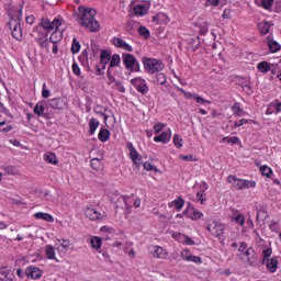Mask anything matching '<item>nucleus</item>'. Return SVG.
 <instances>
[{
    "label": "nucleus",
    "instance_id": "1",
    "mask_svg": "<svg viewBox=\"0 0 281 281\" xmlns=\"http://www.w3.org/2000/svg\"><path fill=\"white\" fill-rule=\"evenodd\" d=\"M77 21L81 27H86L89 32H98L100 23L95 20V9L79 7Z\"/></svg>",
    "mask_w": 281,
    "mask_h": 281
},
{
    "label": "nucleus",
    "instance_id": "2",
    "mask_svg": "<svg viewBox=\"0 0 281 281\" xmlns=\"http://www.w3.org/2000/svg\"><path fill=\"white\" fill-rule=\"evenodd\" d=\"M9 27L11 30L12 36L15 41H23V30L21 29V21L23 19V8L21 7H12L8 11Z\"/></svg>",
    "mask_w": 281,
    "mask_h": 281
},
{
    "label": "nucleus",
    "instance_id": "3",
    "mask_svg": "<svg viewBox=\"0 0 281 281\" xmlns=\"http://www.w3.org/2000/svg\"><path fill=\"white\" fill-rule=\"evenodd\" d=\"M40 25L48 33L52 32V30H55L49 37L53 45H56V43H60V41H63V32L58 31L60 25H63V20L54 19L53 21H49L48 19H42Z\"/></svg>",
    "mask_w": 281,
    "mask_h": 281
},
{
    "label": "nucleus",
    "instance_id": "4",
    "mask_svg": "<svg viewBox=\"0 0 281 281\" xmlns=\"http://www.w3.org/2000/svg\"><path fill=\"white\" fill-rule=\"evenodd\" d=\"M133 194L132 195H121L116 194L114 198L111 199L112 203H115V209L120 210H125L126 214H131L133 212Z\"/></svg>",
    "mask_w": 281,
    "mask_h": 281
},
{
    "label": "nucleus",
    "instance_id": "5",
    "mask_svg": "<svg viewBox=\"0 0 281 281\" xmlns=\"http://www.w3.org/2000/svg\"><path fill=\"white\" fill-rule=\"evenodd\" d=\"M227 182L235 188V190H249V188H256V181L240 179L236 176H228Z\"/></svg>",
    "mask_w": 281,
    "mask_h": 281
},
{
    "label": "nucleus",
    "instance_id": "6",
    "mask_svg": "<svg viewBox=\"0 0 281 281\" xmlns=\"http://www.w3.org/2000/svg\"><path fill=\"white\" fill-rule=\"evenodd\" d=\"M143 64L146 71H148V74H157V71H162L165 67L161 60L157 58H150V57H144Z\"/></svg>",
    "mask_w": 281,
    "mask_h": 281
},
{
    "label": "nucleus",
    "instance_id": "7",
    "mask_svg": "<svg viewBox=\"0 0 281 281\" xmlns=\"http://www.w3.org/2000/svg\"><path fill=\"white\" fill-rule=\"evenodd\" d=\"M206 229L212 234V236H215L216 238H221V236L225 234V225L216 221L207 224Z\"/></svg>",
    "mask_w": 281,
    "mask_h": 281
},
{
    "label": "nucleus",
    "instance_id": "8",
    "mask_svg": "<svg viewBox=\"0 0 281 281\" xmlns=\"http://www.w3.org/2000/svg\"><path fill=\"white\" fill-rule=\"evenodd\" d=\"M131 85L138 91V93H142V95H146L149 91L148 83L146 82V79L142 77H136L131 80Z\"/></svg>",
    "mask_w": 281,
    "mask_h": 281
},
{
    "label": "nucleus",
    "instance_id": "9",
    "mask_svg": "<svg viewBox=\"0 0 281 281\" xmlns=\"http://www.w3.org/2000/svg\"><path fill=\"white\" fill-rule=\"evenodd\" d=\"M123 65H125V68L130 71H139V63L137 58L131 54L123 55Z\"/></svg>",
    "mask_w": 281,
    "mask_h": 281
},
{
    "label": "nucleus",
    "instance_id": "10",
    "mask_svg": "<svg viewBox=\"0 0 281 281\" xmlns=\"http://www.w3.org/2000/svg\"><path fill=\"white\" fill-rule=\"evenodd\" d=\"M126 148L130 150V157L133 164L139 168V166H142V155H139V151H137L133 143H127Z\"/></svg>",
    "mask_w": 281,
    "mask_h": 281
},
{
    "label": "nucleus",
    "instance_id": "11",
    "mask_svg": "<svg viewBox=\"0 0 281 281\" xmlns=\"http://www.w3.org/2000/svg\"><path fill=\"white\" fill-rule=\"evenodd\" d=\"M25 276L31 280H41L43 278V270L36 266H30L25 269Z\"/></svg>",
    "mask_w": 281,
    "mask_h": 281
},
{
    "label": "nucleus",
    "instance_id": "12",
    "mask_svg": "<svg viewBox=\"0 0 281 281\" xmlns=\"http://www.w3.org/2000/svg\"><path fill=\"white\" fill-rule=\"evenodd\" d=\"M101 64H98L94 68L97 76H104V69H106V49H103L100 55Z\"/></svg>",
    "mask_w": 281,
    "mask_h": 281
},
{
    "label": "nucleus",
    "instance_id": "13",
    "mask_svg": "<svg viewBox=\"0 0 281 281\" xmlns=\"http://www.w3.org/2000/svg\"><path fill=\"white\" fill-rule=\"evenodd\" d=\"M150 254L153 258H158L160 260H166V258H168V251L161 246H151Z\"/></svg>",
    "mask_w": 281,
    "mask_h": 281
},
{
    "label": "nucleus",
    "instance_id": "14",
    "mask_svg": "<svg viewBox=\"0 0 281 281\" xmlns=\"http://www.w3.org/2000/svg\"><path fill=\"white\" fill-rule=\"evenodd\" d=\"M106 58H108V60H110L108 74H111L113 71L114 67H120V65L122 63V58L120 57L119 54H114L111 56V53L106 54Z\"/></svg>",
    "mask_w": 281,
    "mask_h": 281
},
{
    "label": "nucleus",
    "instance_id": "15",
    "mask_svg": "<svg viewBox=\"0 0 281 281\" xmlns=\"http://www.w3.org/2000/svg\"><path fill=\"white\" fill-rule=\"evenodd\" d=\"M184 216H187L188 218H191L192 221H199V218H201L203 216V213L196 209H194V206H188V210H186L183 212Z\"/></svg>",
    "mask_w": 281,
    "mask_h": 281
},
{
    "label": "nucleus",
    "instance_id": "16",
    "mask_svg": "<svg viewBox=\"0 0 281 281\" xmlns=\"http://www.w3.org/2000/svg\"><path fill=\"white\" fill-rule=\"evenodd\" d=\"M85 216L90 221H100V218H102V213H100L94 207H87L85 210Z\"/></svg>",
    "mask_w": 281,
    "mask_h": 281
},
{
    "label": "nucleus",
    "instance_id": "17",
    "mask_svg": "<svg viewBox=\"0 0 281 281\" xmlns=\"http://www.w3.org/2000/svg\"><path fill=\"white\" fill-rule=\"evenodd\" d=\"M112 43L115 47H120L121 49H124L125 52H131L133 49V46H131L128 43H126L124 40L120 37H114L112 40Z\"/></svg>",
    "mask_w": 281,
    "mask_h": 281
},
{
    "label": "nucleus",
    "instance_id": "18",
    "mask_svg": "<svg viewBox=\"0 0 281 281\" xmlns=\"http://www.w3.org/2000/svg\"><path fill=\"white\" fill-rule=\"evenodd\" d=\"M59 244H57V251H59V254H67V251H69V247L71 246V241H69L68 239H59L58 240Z\"/></svg>",
    "mask_w": 281,
    "mask_h": 281
},
{
    "label": "nucleus",
    "instance_id": "19",
    "mask_svg": "<svg viewBox=\"0 0 281 281\" xmlns=\"http://www.w3.org/2000/svg\"><path fill=\"white\" fill-rule=\"evenodd\" d=\"M109 85L113 87V89H116L121 93H126V88L122 86V83L117 80H115V77L109 75Z\"/></svg>",
    "mask_w": 281,
    "mask_h": 281
},
{
    "label": "nucleus",
    "instance_id": "20",
    "mask_svg": "<svg viewBox=\"0 0 281 281\" xmlns=\"http://www.w3.org/2000/svg\"><path fill=\"white\" fill-rule=\"evenodd\" d=\"M172 238H178L180 243L183 245H195L193 239L190 238V236L181 234V233H173Z\"/></svg>",
    "mask_w": 281,
    "mask_h": 281
},
{
    "label": "nucleus",
    "instance_id": "21",
    "mask_svg": "<svg viewBox=\"0 0 281 281\" xmlns=\"http://www.w3.org/2000/svg\"><path fill=\"white\" fill-rule=\"evenodd\" d=\"M268 271H270V273H276V271H278V258L277 257H272L268 260H266L265 262Z\"/></svg>",
    "mask_w": 281,
    "mask_h": 281
},
{
    "label": "nucleus",
    "instance_id": "22",
    "mask_svg": "<svg viewBox=\"0 0 281 281\" xmlns=\"http://www.w3.org/2000/svg\"><path fill=\"white\" fill-rule=\"evenodd\" d=\"M48 105L50 106V109H65V101H63V99L60 98L49 99Z\"/></svg>",
    "mask_w": 281,
    "mask_h": 281
},
{
    "label": "nucleus",
    "instance_id": "23",
    "mask_svg": "<svg viewBox=\"0 0 281 281\" xmlns=\"http://www.w3.org/2000/svg\"><path fill=\"white\" fill-rule=\"evenodd\" d=\"M244 255L247 257V262L250 265V267H254L256 265V251L254 248H248Z\"/></svg>",
    "mask_w": 281,
    "mask_h": 281
},
{
    "label": "nucleus",
    "instance_id": "24",
    "mask_svg": "<svg viewBox=\"0 0 281 281\" xmlns=\"http://www.w3.org/2000/svg\"><path fill=\"white\" fill-rule=\"evenodd\" d=\"M37 221H46V223H54V216L49 213L37 212L34 214Z\"/></svg>",
    "mask_w": 281,
    "mask_h": 281
},
{
    "label": "nucleus",
    "instance_id": "25",
    "mask_svg": "<svg viewBox=\"0 0 281 281\" xmlns=\"http://www.w3.org/2000/svg\"><path fill=\"white\" fill-rule=\"evenodd\" d=\"M170 137H172L170 133L162 132L160 135L154 137V142L168 144V142H170Z\"/></svg>",
    "mask_w": 281,
    "mask_h": 281
},
{
    "label": "nucleus",
    "instance_id": "26",
    "mask_svg": "<svg viewBox=\"0 0 281 281\" xmlns=\"http://www.w3.org/2000/svg\"><path fill=\"white\" fill-rule=\"evenodd\" d=\"M33 113L37 115V117H43L45 113V101H40L35 104Z\"/></svg>",
    "mask_w": 281,
    "mask_h": 281
},
{
    "label": "nucleus",
    "instance_id": "27",
    "mask_svg": "<svg viewBox=\"0 0 281 281\" xmlns=\"http://www.w3.org/2000/svg\"><path fill=\"white\" fill-rule=\"evenodd\" d=\"M133 11L136 16H144V14H147L148 8H146V4H136Z\"/></svg>",
    "mask_w": 281,
    "mask_h": 281
},
{
    "label": "nucleus",
    "instance_id": "28",
    "mask_svg": "<svg viewBox=\"0 0 281 281\" xmlns=\"http://www.w3.org/2000/svg\"><path fill=\"white\" fill-rule=\"evenodd\" d=\"M273 67V64H270L268 61H261L257 65L258 71L261 74H267L268 71H271V68Z\"/></svg>",
    "mask_w": 281,
    "mask_h": 281
},
{
    "label": "nucleus",
    "instance_id": "29",
    "mask_svg": "<svg viewBox=\"0 0 281 281\" xmlns=\"http://www.w3.org/2000/svg\"><path fill=\"white\" fill-rule=\"evenodd\" d=\"M204 188L196 192V201L203 205L205 203V190H207V183H203Z\"/></svg>",
    "mask_w": 281,
    "mask_h": 281
},
{
    "label": "nucleus",
    "instance_id": "30",
    "mask_svg": "<svg viewBox=\"0 0 281 281\" xmlns=\"http://www.w3.org/2000/svg\"><path fill=\"white\" fill-rule=\"evenodd\" d=\"M183 205H186V201H183L181 198H178L169 204V207H175L179 212L182 210Z\"/></svg>",
    "mask_w": 281,
    "mask_h": 281
},
{
    "label": "nucleus",
    "instance_id": "31",
    "mask_svg": "<svg viewBox=\"0 0 281 281\" xmlns=\"http://www.w3.org/2000/svg\"><path fill=\"white\" fill-rule=\"evenodd\" d=\"M45 254H46V258H48V260H56V250L53 248L52 245L45 246Z\"/></svg>",
    "mask_w": 281,
    "mask_h": 281
},
{
    "label": "nucleus",
    "instance_id": "32",
    "mask_svg": "<svg viewBox=\"0 0 281 281\" xmlns=\"http://www.w3.org/2000/svg\"><path fill=\"white\" fill-rule=\"evenodd\" d=\"M260 34H262V36L269 34V30L271 27V25L269 24V22L262 21L258 24Z\"/></svg>",
    "mask_w": 281,
    "mask_h": 281
},
{
    "label": "nucleus",
    "instance_id": "33",
    "mask_svg": "<svg viewBox=\"0 0 281 281\" xmlns=\"http://www.w3.org/2000/svg\"><path fill=\"white\" fill-rule=\"evenodd\" d=\"M90 166L91 168H93V170H97V171L104 170V167L102 166V160H100L99 158H93L90 161Z\"/></svg>",
    "mask_w": 281,
    "mask_h": 281
},
{
    "label": "nucleus",
    "instance_id": "34",
    "mask_svg": "<svg viewBox=\"0 0 281 281\" xmlns=\"http://www.w3.org/2000/svg\"><path fill=\"white\" fill-rule=\"evenodd\" d=\"M90 245L92 249H100L102 247V238L98 236L91 237Z\"/></svg>",
    "mask_w": 281,
    "mask_h": 281
},
{
    "label": "nucleus",
    "instance_id": "35",
    "mask_svg": "<svg viewBox=\"0 0 281 281\" xmlns=\"http://www.w3.org/2000/svg\"><path fill=\"white\" fill-rule=\"evenodd\" d=\"M98 126H100V122L95 119H91L89 121L90 135H94L95 131H98Z\"/></svg>",
    "mask_w": 281,
    "mask_h": 281
},
{
    "label": "nucleus",
    "instance_id": "36",
    "mask_svg": "<svg viewBox=\"0 0 281 281\" xmlns=\"http://www.w3.org/2000/svg\"><path fill=\"white\" fill-rule=\"evenodd\" d=\"M268 47L272 54H276V52H280V44L273 40H268Z\"/></svg>",
    "mask_w": 281,
    "mask_h": 281
},
{
    "label": "nucleus",
    "instance_id": "37",
    "mask_svg": "<svg viewBox=\"0 0 281 281\" xmlns=\"http://www.w3.org/2000/svg\"><path fill=\"white\" fill-rule=\"evenodd\" d=\"M233 114L236 115V117H243L245 115V111L240 109V105L238 103H235L232 106Z\"/></svg>",
    "mask_w": 281,
    "mask_h": 281
},
{
    "label": "nucleus",
    "instance_id": "38",
    "mask_svg": "<svg viewBox=\"0 0 281 281\" xmlns=\"http://www.w3.org/2000/svg\"><path fill=\"white\" fill-rule=\"evenodd\" d=\"M44 160L47 161V164H53L56 166L58 164V160H56V154L49 153L44 156Z\"/></svg>",
    "mask_w": 281,
    "mask_h": 281
},
{
    "label": "nucleus",
    "instance_id": "39",
    "mask_svg": "<svg viewBox=\"0 0 281 281\" xmlns=\"http://www.w3.org/2000/svg\"><path fill=\"white\" fill-rule=\"evenodd\" d=\"M70 52L71 54H78L80 52V42L76 37L72 38Z\"/></svg>",
    "mask_w": 281,
    "mask_h": 281
},
{
    "label": "nucleus",
    "instance_id": "40",
    "mask_svg": "<svg viewBox=\"0 0 281 281\" xmlns=\"http://www.w3.org/2000/svg\"><path fill=\"white\" fill-rule=\"evenodd\" d=\"M260 172L263 177H271L273 175V170L267 165L260 167Z\"/></svg>",
    "mask_w": 281,
    "mask_h": 281
},
{
    "label": "nucleus",
    "instance_id": "41",
    "mask_svg": "<svg viewBox=\"0 0 281 281\" xmlns=\"http://www.w3.org/2000/svg\"><path fill=\"white\" fill-rule=\"evenodd\" d=\"M274 104H276V101H273L268 105V109L266 111L267 115H272V113H276V115H278V113H280V111H278V108L274 106Z\"/></svg>",
    "mask_w": 281,
    "mask_h": 281
},
{
    "label": "nucleus",
    "instance_id": "42",
    "mask_svg": "<svg viewBox=\"0 0 281 281\" xmlns=\"http://www.w3.org/2000/svg\"><path fill=\"white\" fill-rule=\"evenodd\" d=\"M138 34L143 36V38H150V31H148L146 26H139Z\"/></svg>",
    "mask_w": 281,
    "mask_h": 281
},
{
    "label": "nucleus",
    "instance_id": "43",
    "mask_svg": "<svg viewBox=\"0 0 281 281\" xmlns=\"http://www.w3.org/2000/svg\"><path fill=\"white\" fill-rule=\"evenodd\" d=\"M271 254H273V250H271V248L265 249L262 251V261L261 263L265 265V262H267V260H269L271 258Z\"/></svg>",
    "mask_w": 281,
    "mask_h": 281
},
{
    "label": "nucleus",
    "instance_id": "44",
    "mask_svg": "<svg viewBox=\"0 0 281 281\" xmlns=\"http://www.w3.org/2000/svg\"><path fill=\"white\" fill-rule=\"evenodd\" d=\"M156 82L157 85H165L166 82H168V79H166V75H164L162 72H158L156 75Z\"/></svg>",
    "mask_w": 281,
    "mask_h": 281
},
{
    "label": "nucleus",
    "instance_id": "45",
    "mask_svg": "<svg viewBox=\"0 0 281 281\" xmlns=\"http://www.w3.org/2000/svg\"><path fill=\"white\" fill-rule=\"evenodd\" d=\"M223 142H227V144H240V138H238V136H233V137H229V136H226L223 138Z\"/></svg>",
    "mask_w": 281,
    "mask_h": 281
},
{
    "label": "nucleus",
    "instance_id": "46",
    "mask_svg": "<svg viewBox=\"0 0 281 281\" xmlns=\"http://www.w3.org/2000/svg\"><path fill=\"white\" fill-rule=\"evenodd\" d=\"M187 262H194L195 265H203V259L199 256L191 255Z\"/></svg>",
    "mask_w": 281,
    "mask_h": 281
},
{
    "label": "nucleus",
    "instance_id": "47",
    "mask_svg": "<svg viewBox=\"0 0 281 281\" xmlns=\"http://www.w3.org/2000/svg\"><path fill=\"white\" fill-rule=\"evenodd\" d=\"M37 44L41 47H47L49 45V42L47 41V34L46 35H42L40 38H37Z\"/></svg>",
    "mask_w": 281,
    "mask_h": 281
},
{
    "label": "nucleus",
    "instance_id": "48",
    "mask_svg": "<svg viewBox=\"0 0 281 281\" xmlns=\"http://www.w3.org/2000/svg\"><path fill=\"white\" fill-rule=\"evenodd\" d=\"M173 144L177 148H182L183 146V138H181V136H179V134H176L173 136Z\"/></svg>",
    "mask_w": 281,
    "mask_h": 281
},
{
    "label": "nucleus",
    "instance_id": "49",
    "mask_svg": "<svg viewBox=\"0 0 281 281\" xmlns=\"http://www.w3.org/2000/svg\"><path fill=\"white\" fill-rule=\"evenodd\" d=\"M191 256H192V252H190L189 249H183L180 252V258H182V260H184V262H187V260H190Z\"/></svg>",
    "mask_w": 281,
    "mask_h": 281
},
{
    "label": "nucleus",
    "instance_id": "50",
    "mask_svg": "<svg viewBox=\"0 0 281 281\" xmlns=\"http://www.w3.org/2000/svg\"><path fill=\"white\" fill-rule=\"evenodd\" d=\"M166 128V124L158 122L154 125V131L157 134L161 133Z\"/></svg>",
    "mask_w": 281,
    "mask_h": 281
},
{
    "label": "nucleus",
    "instance_id": "51",
    "mask_svg": "<svg viewBox=\"0 0 281 281\" xmlns=\"http://www.w3.org/2000/svg\"><path fill=\"white\" fill-rule=\"evenodd\" d=\"M235 223H237V225H240V227H243V225H245V215L243 214H237L234 217Z\"/></svg>",
    "mask_w": 281,
    "mask_h": 281
},
{
    "label": "nucleus",
    "instance_id": "52",
    "mask_svg": "<svg viewBox=\"0 0 281 281\" xmlns=\"http://www.w3.org/2000/svg\"><path fill=\"white\" fill-rule=\"evenodd\" d=\"M195 101L198 104H212V101L203 99V97L196 94Z\"/></svg>",
    "mask_w": 281,
    "mask_h": 281
},
{
    "label": "nucleus",
    "instance_id": "53",
    "mask_svg": "<svg viewBox=\"0 0 281 281\" xmlns=\"http://www.w3.org/2000/svg\"><path fill=\"white\" fill-rule=\"evenodd\" d=\"M273 5V0H261V8L269 10Z\"/></svg>",
    "mask_w": 281,
    "mask_h": 281
},
{
    "label": "nucleus",
    "instance_id": "54",
    "mask_svg": "<svg viewBox=\"0 0 281 281\" xmlns=\"http://www.w3.org/2000/svg\"><path fill=\"white\" fill-rule=\"evenodd\" d=\"M49 95H50V91H49V89H47V83H43L42 97L49 98Z\"/></svg>",
    "mask_w": 281,
    "mask_h": 281
},
{
    "label": "nucleus",
    "instance_id": "55",
    "mask_svg": "<svg viewBox=\"0 0 281 281\" xmlns=\"http://www.w3.org/2000/svg\"><path fill=\"white\" fill-rule=\"evenodd\" d=\"M72 74H75V76H80V66L76 61L72 63Z\"/></svg>",
    "mask_w": 281,
    "mask_h": 281
},
{
    "label": "nucleus",
    "instance_id": "56",
    "mask_svg": "<svg viewBox=\"0 0 281 281\" xmlns=\"http://www.w3.org/2000/svg\"><path fill=\"white\" fill-rule=\"evenodd\" d=\"M243 124H249V120L241 119V120L235 122V128H240V126H243Z\"/></svg>",
    "mask_w": 281,
    "mask_h": 281
},
{
    "label": "nucleus",
    "instance_id": "57",
    "mask_svg": "<svg viewBox=\"0 0 281 281\" xmlns=\"http://www.w3.org/2000/svg\"><path fill=\"white\" fill-rule=\"evenodd\" d=\"M99 139H100V142H106V130L102 128L99 132Z\"/></svg>",
    "mask_w": 281,
    "mask_h": 281
},
{
    "label": "nucleus",
    "instance_id": "58",
    "mask_svg": "<svg viewBox=\"0 0 281 281\" xmlns=\"http://www.w3.org/2000/svg\"><path fill=\"white\" fill-rule=\"evenodd\" d=\"M227 0H207L209 5H213L214 8H216V5H218V3H224Z\"/></svg>",
    "mask_w": 281,
    "mask_h": 281
},
{
    "label": "nucleus",
    "instance_id": "59",
    "mask_svg": "<svg viewBox=\"0 0 281 281\" xmlns=\"http://www.w3.org/2000/svg\"><path fill=\"white\" fill-rule=\"evenodd\" d=\"M247 244L245 241L240 243L239 247H238V251L239 254H245V251L247 250Z\"/></svg>",
    "mask_w": 281,
    "mask_h": 281
},
{
    "label": "nucleus",
    "instance_id": "60",
    "mask_svg": "<svg viewBox=\"0 0 281 281\" xmlns=\"http://www.w3.org/2000/svg\"><path fill=\"white\" fill-rule=\"evenodd\" d=\"M143 168L144 170H157V168H154L150 162H144Z\"/></svg>",
    "mask_w": 281,
    "mask_h": 281
},
{
    "label": "nucleus",
    "instance_id": "61",
    "mask_svg": "<svg viewBox=\"0 0 281 281\" xmlns=\"http://www.w3.org/2000/svg\"><path fill=\"white\" fill-rule=\"evenodd\" d=\"M179 157L182 159V161H193L192 155H180Z\"/></svg>",
    "mask_w": 281,
    "mask_h": 281
},
{
    "label": "nucleus",
    "instance_id": "62",
    "mask_svg": "<svg viewBox=\"0 0 281 281\" xmlns=\"http://www.w3.org/2000/svg\"><path fill=\"white\" fill-rule=\"evenodd\" d=\"M207 30H209V25L207 23L205 25H203L201 29H200V34H202V36H205V34H207Z\"/></svg>",
    "mask_w": 281,
    "mask_h": 281
},
{
    "label": "nucleus",
    "instance_id": "63",
    "mask_svg": "<svg viewBox=\"0 0 281 281\" xmlns=\"http://www.w3.org/2000/svg\"><path fill=\"white\" fill-rule=\"evenodd\" d=\"M0 273L1 276H4V278H8V276L10 274V270L8 268H1Z\"/></svg>",
    "mask_w": 281,
    "mask_h": 281
},
{
    "label": "nucleus",
    "instance_id": "64",
    "mask_svg": "<svg viewBox=\"0 0 281 281\" xmlns=\"http://www.w3.org/2000/svg\"><path fill=\"white\" fill-rule=\"evenodd\" d=\"M7 280L8 281H21V280L16 279V276H14V273H9L7 276Z\"/></svg>",
    "mask_w": 281,
    "mask_h": 281
}]
</instances>
